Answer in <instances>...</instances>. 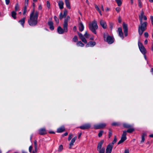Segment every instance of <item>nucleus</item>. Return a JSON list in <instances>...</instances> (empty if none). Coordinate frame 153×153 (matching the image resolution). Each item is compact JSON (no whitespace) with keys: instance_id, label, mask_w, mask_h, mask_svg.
<instances>
[{"instance_id":"37998d69","label":"nucleus","mask_w":153,"mask_h":153,"mask_svg":"<svg viewBox=\"0 0 153 153\" xmlns=\"http://www.w3.org/2000/svg\"><path fill=\"white\" fill-rule=\"evenodd\" d=\"M103 132V131H100L99 133L98 134V136L99 137H100L102 136V134Z\"/></svg>"},{"instance_id":"0e129e2a","label":"nucleus","mask_w":153,"mask_h":153,"mask_svg":"<svg viewBox=\"0 0 153 153\" xmlns=\"http://www.w3.org/2000/svg\"><path fill=\"white\" fill-rule=\"evenodd\" d=\"M35 151L36 152L37 151V146H35Z\"/></svg>"},{"instance_id":"4468645a","label":"nucleus","mask_w":153,"mask_h":153,"mask_svg":"<svg viewBox=\"0 0 153 153\" xmlns=\"http://www.w3.org/2000/svg\"><path fill=\"white\" fill-rule=\"evenodd\" d=\"M100 24L102 27L104 29L107 27V25L106 22L103 20H101L100 22Z\"/></svg>"},{"instance_id":"338daca9","label":"nucleus","mask_w":153,"mask_h":153,"mask_svg":"<svg viewBox=\"0 0 153 153\" xmlns=\"http://www.w3.org/2000/svg\"><path fill=\"white\" fill-rule=\"evenodd\" d=\"M148 43V41L147 39H146L144 41V44H147Z\"/></svg>"},{"instance_id":"680f3d73","label":"nucleus","mask_w":153,"mask_h":153,"mask_svg":"<svg viewBox=\"0 0 153 153\" xmlns=\"http://www.w3.org/2000/svg\"><path fill=\"white\" fill-rule=\"evenodd\" d=\"M68 132H66L64 134H63L62 135L63 137L64 136H66L68 135Z\"/></svg>"},{"instance_id":"423d86ee","label":"nucleus","mask_w":153,"mask_h":153,"mask_svg":"<svg viewBox=\"0 0 153 153\" xmlns=\"http://www.w3.org/2000/svg\"><path fill=\"white\" fill-rule=\"evenodd\" d=\"M104 140H102L98 143L97 147V150L99 151V153H104L105 149L104 148L101 149L102 145L104 143Z\"/></svg>"},{"instance_id":"ddd939ff","label":"nucleus","mask_w":153,"mask_h":153,"mask_svg":"<svg viewBox=\"0 0 153 153\" xmlns=\"http://www.w3.org/2000/svg\"><path fill=\"white\" fill-rule=\"evenodd\" d=\"M123 27L124 30V32L125 33V35L126 36L128 35V26L127 25L125 24L124 23H123Z\"/></svg>"},{"instance_id":"5fc2aeb1","label":"nucleus","mask_w":153,"mask_h":153,"mask_svg":"<svg viewBox=\"0 0 153 153\" xmlns=\"http://www.w3.org/2000/svg\"><path fill=\"white\" fill-rule=\"evenodd\" d=\"M95 7L96 8V9H97V10L98 11H99L100 10L99 8V7H98L97 5H95Z\"/></svg>"},{"instance_id":"6e6d98bb","label":"nucleus","mask_w":153,"mask_h":153,"mask_svg":"<svg viewBox=\"0 0 153 153\" xmlns=\"http://www.w3.org/2000/svg\"><path fill=\"white\" fill-rule=\"evenodd\" d=\"M35 146H37V142L36 140H35L34 142Z\"/></svg>"},{"instance_id":"79ce46f5","label":"nucleus","mask_w":153,"mask_h":153,"mask_svg":"<svg viewBox=\"0 0 153 153\" xmlns=\"http://www.w3.org/2000/svg\"><path fill=\"white\" fill-rule=\"evenodd\" d=\"M84 36L87 38H89V35L87 31L85 32V33L84 35Z\"/></svg>"},{"instance_id":"dca6fc26","label":"nucleus","mask_w":153,"mask_h":153,"mask_svg":"<svg viewBox=\"0 0 153 153\" xmlns=\"http://www.w3.org/2000/svg\"><path fill=\"white\" fill-rule=\"evenodd\" d=\"M113 147L110 145H108L106 149V153H111Z\"/></svg>"},{"instance_id":"58836bf2","label":"nucleus","mask_w":153,"mask_h":153,"mask_svg":"<svg viewBox=\"0 0 153 153\" xmlns=\"http://www.w3.org/2000/svg\"><path fill=\"white\" fill-rule=\"evenodd\" d=\"M120 125V123L117 122H114L112 123V125L113 126H118Z\"/></svg>"},{"instance_id":"c85d7f7f","label":"nucleus","mask_w":153,"mask_h":153,"mask_svg":"<svg viewBox=\"0 0 153 153\" xmlns=\"http://www.w3.org/2000/svg\"><path fill=\"white\" fill-rule=\"evenodd\" d=\"M76 45L78 46H80L81 47H83L84 46V44L81 41L77 42L76 43Z\"/></svg>"},{"instance_id":"a18cd8bd","label":"nucleus","mask_w":153,"mask_h":153,"mask_svg":"<svg viewBox=\"0 0 153 153\" xmlns=\"http://www.w3.org/2000/svg\"><path fill=\"white\" fill-rule=\"evenodd\" d=\"M78 34L79 36V37L80 38V39L84 37V36H83L81 33H78Z\"/></svg>"},{"instance_id":"393cba45","label":"nucleus","mask_w":153,"mask_h":153,"mask_svg":"<svg viewBox=\"0 0 153 153\" xmlns=\"http://www.w3.org/2000/svg\"><path fill=\"white\" fill-rule=\"evenodd\" d=\"M16 12L14 11H12L11 12V16L14 19H16Z\"/></svg>"},{"instance_id":"7ed1b4c3","label":"nucleus","mask_w":153,"mask_h":153,"mask_svg":"<svg viewBox=\"0 0 153 153\" xmlns=\"http://www.w3.org/2000/svg\"><path fill=\"white\" fill-rule=\"evenodd\" d=\"M103 37L104 41L107 42L109 44H111L114 42V38L108 35L107 32L103 33Z\"/></svg>"},{"instance_id":"69168bd1","label":"nucleus","mask_w":153,"mask_h":153,"mask_svg":"<svg viewBox=\"0 0 153 153\" xmlns=\"http://www.w3.org/2000/svg\"><path fill=\"white\" fill-rule=\"evenodd\" d=\"M42 9V7L41 5H39V10H41Z\"/></svg>"},{"instance_id":"9b49d317","label":"nucleus","mask_w":153,"mask_h":153,"mask_svg":"<svg viewBox=\"0 0 153 153\" xmlns=\"http://www.w3.org/2000/svg\"><path fill=\"white\" fill-rule=\"evenodd\" d=\"M63 27V29L60 26H59L57 28V31L60 34H62L64 33H66L68 31V28L67 27V30H66L64 29V27Z\"/></svg>"},{"instance_id":"0eeeda50","label":"nucleus","mask_w":153,"mask_h":153,"mask_svg":"<svg viewBox=\"0 0 153 153\" xmlns=\"http://www.w3.org/2000/svg\"><path fill=\"white\" fill-rule=\"evenodd\" d=\"M127 131H123V134L121 137L120 140L118 142V145H119L123 142L126 140L127 139L126 135L127 134Z\"/></svg>"},{"instance_id":"473e14b6","label":"nucleus","mask_w":153,"mask_h":153,"mask_svg":"<svg viewBox=\"0 0 153 153\" xmlns=\"http://www.w3.org/2000/svg\"><path fill=\"white\" fill-rule=\"evenodd\" d=\"M19 8V6L18 3H16L15 7V11L16 12L18 10Z\"/></svg>"},{"instance_id":"c9c22d12","label":"nucleus","mask_w":153,"mask_h":153,"mask_svg":"<svg viewBox=\"0 0 153 153\" xmlns=\"http://www.w3.org/2000/svg\"><path fill=\"white\" fill-rule=\"evenodd\" d=\"M80 39L84 43H87V41L84 37Z\"/></svg>"},{"instance_id":"72a5a7b5","label":"nucleus","mask_w":153,"mask_h":153,"mask_svg":"<svg viewBox=\"0 0 153 153\" xmlns=\"http://www.w3.org/2000/svg\"><path fill=\"white\" fill-rule=\"evenodd\" d=\"M72 41L74 42H77L78 41V38L77 36H75L73 39Z\"/></svg>"},{"instance_id":"3c124183","label":"nucleus","mask_w":153,"mask_h":153,"mask_svg":"<svg viewBox=\"0 0 153 153\" xmlns=\"http://www.w3.org/2000/svg\"><path fill=\"white\" fill-rule=\"evenodd\" d=\"M144 36L146 38H148L149 37V34L147 32H145L144 33Z\"/></svg>"},{"instance_id":"2f4dec72","label":"nucleus","mask_w":153,"mask_h":153,"mask_svg":"<svg viewBox=\"0 0 153 153\" xmlns=\"http://www.w3.org/2000/svg\"><path fill=\"white\" fill-rule=\"evenodd\" d=\"M27 6H25L24 7L23 9V15H25L26 14V13L27 11Z\"/></svg>"},{"instance_id":"7c9ffc66","label":"nucleus","mask_w":153,"mask_h":153,"mask_svg":"<svg viewBox=\"0 0 153 153\" xmlns=\"http://www.w3.org/2000/svg\"><path fill=\"white\" fill-rule=\"evenodd\" d=\"M118 6H120L121 5L122 3V0H115Z\"/></svg>"},{"instance_id":"774afa93","label":"nucleus","mask_w":153,"mask_h":153,"mask_svg":"<svg viewBox=\"0 0 153 153\" xmlns=\"http://www.w3.org/2000/svg\"><path fill=\"white\" fill-rule=\"evenodd\" d=\"M49 133L50 134H54L55 133L53 131H50L49 132Z\"/></svg>"},{"instance_id":"f257e3e1","label":"nucleus","mask_w":153,"mask_h":153,"mask_svg":"<svg viewBox=\"0 0 153 153\" xmlns=\"http://www.w3.org/2000/svg\"><path fill=\"white\" fill-rule=\"evenodd\" d=\"M39 13L38 11H35L34 9L31 12L30 14L29 19L28 20V23L30 26L33 27L37 25Z\"/></svg>"},{"instance_id":"f03ea898","label":"nucleus","mask_w":153,"mask_h":153,"mask_svg":"<svg viewBox=\"0 0 153 153\" xmlns=\"http://www.w3.org/2000/svg\"><path fill=\"white\" fill-rule=\"evenodd\" d=\"M140 25L138 26V32L140 36L146 30L148 23L146 22H143V21H140Z\"/></svg>"},{"instance_id":"f704fd0d","label":"nucleus","mask_w":153,"mask_h":153,"mask_svg":"<svg viewBox=\"0 0 153 153\" xmlns=\"http://www.w3.org/2000/svg\"><path fill=\"white\" fill-rule=\"evenodd\" d=\"M54 19L56 23L57 24H58L59 23V20L58 18L56 16H54Z\"/></svg>"},{"instance_id":"09e8293b","label":"nucleus","mask_w":153,"mask_h":153,"mask_svg":"<svg viewBox=\"0 0 153 153\" xmlns=\"http://www.w3.org/2000/svg\"><path fill=\"white\" fill-rule=\"evenodd\" d=\"M72 134H69V137L68 138V140L69 141L71 139L72 137Z\"/></svg>"},{"instance_id":"4d7b16f0","label":"nucleus","mask_w":153,"mask_h":153,"mask_svg":"<svg viewBox=\"0 0 153 153\" xmlns=\"http://www.w3.org/2000/svg\"><path fill=\"white\" fill-rule=\"evenodd\" d=\"M118 21L119 23H121V19L120 16H119L118 18Z\"/></svg>"},{"instance_id":"8fccbe9b","label":"nucleus","mask_w":153,"mask_h":153,"mask_svg":"<svg viewBox=\"0 0 153 153\" xmlns=\"http://www.w3.org/2000/svg\"><path fill=\"white\" fill-rule=\"evenodd\" d=\"M47 7L48 8H50V4L49 2L48 1H47Z\"/></svg>"},{"instance_id":"ea45409f","label":"nucleus","mask_w":153,"mask_h":153,"mask_svg":"<svg viewBox=\"0 0 153 153\" xmlns=\"http://www.w3.org/2000/svg\"><path fill=\"white\" fill-rule=\"evenodd\" d=\"M138 6L140 8H141L142 7V2L141 1V0H138Z\"/></svg>"},{"instance_id":"6e6552de","label":"nucleus","mask_w":153,"mask_h":153,"mask_svg":"<svg viewBox=\"0 0 153 153\" xmlns=\"http://www.w3.org/2000/svg\"><path fill=\"white\" fill-rule=\"evenodd\" d=\"M138 45L140 51L141 52L143 55L145 54L146 53V50L143 46L142 43L139 41L138 42Z\"/></svg>"},{"instance_id":"20e7f679","label":"nucleus","mask_w":153,"mask_h":153,"mask_svg":"<svg viewBox=\"0 0 153 153\" xmlns=\"http://www.w3.org/2000/svg\"><path fill=\"white\" fill-rule=\"evenodd\" d=\"M89 29L94 33L97 34L96 30L98 28L97 22L95 20L93 21L91 23L89 24Z\"/></svg>"},{"instance_id":"de8ad7c7","label":"nucleus","mask_w":153,"mask_h":153,"mask_svg":"<svg viewBox=\"0 0 153 153\" xmlns=\"http://www.w3.org/2000/svg\"><path fill=\"white\" fill-rule=\"evenodd\" d=\"M114 25V24L112 22H110L109 23L110 27L111 29H112Z\"/></svg>"},{"instance_id":"864d4df0","label":"nucleus","mask_w":153,"mask_h":153,"mask_svg":"<svg viewBox=\"0 0 153 153\" xmlns=\"http://www.w3.org/2000/svg\"><path fill=\"white\" fill-rule=\"evenodd\" d=\"M32 148H33L32 146H30L29 147V152L30 153H31V152H32Z\"/></svg>"},{"instance_id":"39448f33","label":"nucleus","mask_w":153,"mask_h":153,"mask_svg":"<svg viewBox=\"0 0 153 153\" xmlns=\"http://www.w3.org/2000/svg\"><path fill=\"white\" fill-rule=\"evenodd\" d=\"M123 125L124 128H128L127 130L128 133H131L135 130L133 125L126 123H123Z\"/></svg>"},{"instance_id":"e2e57ef3","label":"nucleus","mask_w":153,"mask_h":153,"mask_svg":"<svg viewBox=\"0 0 153 153\" xmlns=\"http://www.w3.org/2000/svg\"><path fill=\"white\" fill-rule=\"evenodd\" d=\"M143 19H144V20H147V17L146 16H144L143 17Z\"/></svg>"},{"instance_id":"bf43d9fd","label":"nucleus","mask_w":153,"mask_h":153,"mask_svg":"<svg viewBox=\"0 0 153 153\" xmlns=\"http://www.w3.org/2000/svg\"><path fill=\"white\" fill-rule=\"evenodd\" d=\"M76 26H74L73 28V30L75 32L76 30Z\"/></svg>"},{"instance_id":"6ab92c4d","label":"nucleus","mask_w":153,"mask_h":153,"mask_svg":"<svg viewBox=\"0 0 153 153\" xmlns=\"http://www.w3.org/2000/svg\"><path fill=\"white\" fill-rule=\"evenodd\" d=\"M65 130V127L64 126H62L57 128V132L58 133H60L64 132Z\"/></svg>"},{"instance_id":"f8f14e48","label":"nucleus","mask_w":153,"mask_h":153,"mask_svg":"<svg viewBox=\"0 0 153 153\" xmlns=\"http://www.w3.org/2000/svg\"><path fill=\"white\" fill-rule=\"evenodd\" d=\"M91 126V124L90 123H87L80 126L79 128L81 129L85 130L90 128Z\"/></svg>"},{"instance_id":"5701e85b","label":"nucleus","mask_w":153,"mask_h":153,"mask_svg":"<svg viewBox=\"0 0 153 153\" xmlns=\"http://www.w3.org/2000/svg\"><path fill=\"white\" fill-rule=\"evenodd\" d=\"M63 5L64 3L61 0L59 1L58 5L60 9H62L63 8Z\"/></svg>"},{"instance_id":"c03bdc74","label":"nucleus","mask_w":153,"mask_h":153,"mask_svg":"<svg viewBox=\"0 0 153 153\" xmlns=\"http://www.w3.org/2000/svg\"><path fill=\"white\" fill-rule=\"evenodd\" d=\"M112 135V131L110 129H109V132L108 134V137L110 138Z\"/></svg>"},{"instance_id":"cd10ccee","label":"nucleus","mask_w":153,"mask_h":153,"mask_svg":"<svg viewBox=\"0 0 153 153\" xmlns=\"http://www.w3.org/2000/svg\"><path fill=\"white\" fill-rule=\"evenodd\" d=\"M144 12L143 11H142L140 13V15L139 16V19L140 21H143V17L144 16Z\"/></svg>"},{"instance_id":"c756f323","label":"nucleus","mask_w":153,"mask_h":153,"mask_svg":"<svg viewBox=\"0 0 153 153\" xmlns=\"http://www.w3.org/2000/svg\"><path fill=\"white\" fill-rule=\"evenodd\" d=\"M117 141V137L116 136H115L114 139V140L112 141V142L111 143H110L109 145H110L111 146H112V147H113V145Z\"/></svg>"},{"instance_id":"bb28decb","label":"nucleus","mask_w":153,"mask_h":153,"mask_svg":"<svg viewBox=\"0 0 153 153\" xmlns=\"http://www.w3.org/2000/svg\"><path fill=\"white\" fill-rule=\"evenodd\" d=\"M146 136V134L145 133H143V134L141 136V140L140 142V143H142L144 142L145 139V137Z\"/></svg>"},{"instance_id":"13d9d810","label":"nucleus","mask_w":153,"mask_h":153,"mask_svg":"<svg viewBox=\"0 0 153 153\" xmlns=\"http://www.w3.org/2000/svg\"><path fill=\"white\" fill-rule=\"evenodd\" d=\"M6 4L7 5H8L10 3V0H5Z\"/></svg>"},{"instance_id":"a211bd4d","label":"nucleus","mask_w":153,"mask_h":153,"mask_svg":"<svg viewBox=\"0 0 153 153\" xmlns=\"http://www.w3.org/2000/svg\"><path fill=\"white\" fill-rule=\"evenodd\" d=\"M76 138L77 137L76 136L72 139L71 142H70L69 144V149H71V147L74 145V143L75 142V141L76 140Z\"/></svg>"},{"instance_id":"a19ab883","label":"nucleus","mask_w":153,"mask_h":153,"mask_svg":"<svg viewBox=\"0 0 153 153\" xmlns=\"http://www.w3.org/2000/svg\"><path fill=\"white\" fill-rule=\"evenodd\" d=\"M67 12H68V11L67 10H65L64 11L63 14V16H64L66 17L67 15Z\"/></svg>"},{"instance_id":"f3484780","label":"nucleus","mask_w":153,"mask_h":153,"mask_svg":"<svg viewBox=\"0 0 153 153\" xmlns=\"http://www.w3.org/2000/svg\"><path fill=\"white\" fill-rule=\"evenodd\" d=\"M96 43L94 42L90 41L86 45V47H93L96 45Z\"/></svg>"},{"instance_id":"1a4fd4ad","label":"nucleus","mask_w":153,"mask_h":153,"mask_svg":"<svg viewBox=\"0 0 153 153\" xmlns=\"http://www.w3.org/2000/svg\"><path fill=\"white\" fill-rule=\"evenodd\" d=\"M105 123H100L94 125V128L96 129L103 128L105 127L106 126Z\"/></svg>"},{"instance_id":"2eb2a0df","label":"nucleus","mask_w":153,"mask_h":153,"mask_svg":"<svg viewBox=\"0 0 153 153\" xmlns=\"http://www.w3.org/2000/svg\"><path fill=\"white\" fill-rule=\"evenodd\" d=\"M39 133L41 135H44L47 134V132L45 128H42L39 130Z\"/></svg>"},{"instance_id":"4be33fe9","label":"nucleus","mask_w":153,"mask_h":153,"mask_svg":"<svg viewBox=\"0 0 153 153\" xmlns=\"http://www.w3.org/2000/svg\"><path fill=\"white\" fill-rule=\"evenodd\" d=\"M48 24L49 26L50 29L51 30H53L54 29V27L53 26V23L52 21H50L48 22Z\"/></svg>"},{"instance_id":"49530a36","label":"nucleus","mask_w":153,"mask_h":153,"mask_svg":"<svg viewBox=\"0 0 153 153\" xmlns=\"http://www.w3.org/2000/svg\"><path fill=\"white\" fill-rule=\"evenodd\" d=\"M25 6H28V1L29 0H25Z\"/></svg>"},{"instance_id":"9d476101","label":"nucleus","mask_w":153,"mask_h":153,"mask_svg":"<svg viewBox=\"0 0 153 153\" xmlns=\"http://www.w3.org/2000/svg\"><path fill=\"white\" fill-rule=\"evenodd\" d=\"M70 20V17L69 16H67L66 18L65 19L63 26L64 27L65 30H67V27H68V22Z\"/></svg>"},{"instance_id":"4c0bfd02","label":"nucleus","mask_w":153,"mask_h":153,"mask_svg":"<svg viewBox=\"0 0 153 153\" xmlns=\"http://www.w3.org/2000/svg\"><path fill=\"white\" fill-rule=\"evenodd\" d=\"M62 149H63V146L62 145H61L59 146V147L58 148V151L59 152H61L62 150Z\"/></svg>"},{"instance_id":"aec40b11","label":"nucleus","mask_w":153,"mask_h":153,"mask_svg":"<svg viewBox=\"0 0 153 153\" xmlns=\"http://www.w3.org/2000/svg\"><path fill=\"white\" fill-rule=\"evenodd\" d=\"M118 32L119 36L123 39V34L122 31V28L121 27H119L118 29Z\"/></svg>"},{"instance_id":"b1692460","label":"nucleus","mask_w":153,"mask_h":153,"mask_svg":"<svg viewBox=\"0 0 153 153\" xmlns=\"http://www.w3.org/2000/svg\"><path fill=\"white\" fill-rule=\"evenodd\" d=\"M25 18L24 17L20 20L19 21V22L22 25V26L24 27V24L25 23Z\"/></svg>"},{"instance_id":"052dcab7","label":"nucleus","mask_w":153,"mask_h":153,"mask_svg":"<svg viewBox=\"0 0 153 153\" xmlns=\"http://www.w3.org/2000/svg\"><path fill=\"white\" fill-rule=\"evenodd\" d=\"M129 151L128 149H126L125 150L124 153H129Z\"/></svg>"},{"instance_id":"412c9836","label":"nucleus","mask_w":153,"mask_h":153,"mask_svg":"<svg viewBox=\"0 0 153 153\" xmlns=\"http://www.w3.org/2000/svg\"><path fill=\"white\" fill-rule=\"evenodd\" d=\"M84 26L82 22H80L79 23V30L81 32L83 31L84 29Z\"/></svg>"},{"instance_id":"a878e982","label":"nucleus","mask_w":153,"mask_h":153,"mask_svg":"<svg viewBox=\"0 0 153 153\" xmlns=\"http://www.w3.org/2000/svg\"><path fill=\"white\" fill-rule=\"evenodd\" d=\"M65 3L66 7L69 9H71V6L70 5V3L69 1V0H65Z\"/></svg>"},{"instance_id":"e433bc0d","label":"nucleus","mask_w":153,"mask_h":153,"mask_svg":"<svg viewBox=\"0 0 153 153\" xmlns=\"http://www.w3.org/2000/svg\"><path fill=\"white\" fill-rule=\"evenodd\" d=\"M65 17L63 16V15L62 14V13L61 12L60 13L59 15V18L60 19H62L63 18Z\"/></svg>"},{"instance_id":"603ef678","label":"nucleus","mask_w":153,"mask_h":153,"mask_svg":"<svg viewBox=\"0 0 153 153\" xmlns=\"http://www.w3.org/2000/svg\"><path fill=\"white\" fill-rule=\"evenodd\" d=\"M115 10L117 12L119 13L120 10V8L119 7H117L116 8Z\"/></svg>"}]
</instances>
